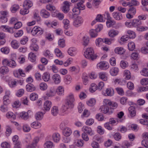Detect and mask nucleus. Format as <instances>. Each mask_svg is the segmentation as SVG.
Returning a JSON list of instances; mask_svg holds the SVG:
<instances>
[{"label": "nucleus", "mask_w": 148, "mask_h": 148, "mask_svg": "<svg viewBox=\"0 0 148 148\" xmlns=\"http://www.w3.org/2000/svg\"><path fill=\"white\" fill-rule=\"evenodd\" d=\"M98 68L101 70H106L109 67V65L107 62L105 61L101 62L97 65Z\"/></svg>", "instance_id": "nucleus-7"}, {"label": "nucleus", "mask_w": 148, "mask_h": 148, "mask_svg": "<svg viewBox=\"0 0 148 148\" xmlns=\"http://www.w3.org/2000/svg\"><path fill=\"white\" fill-rule=\"evenodd\" d=\"M29 59L32 62H34L36 59V56L33 53L31 52L28 54Z\"/></svg>", "instance_id": "nucleus-31"}, {"label": "nucleus", "mask_w": 148, "mask_h": 148, "mask_svg": "<svg viewBox=\"0 0 148 148\" xmlns=\"http://www.w3.org/2000/svg\"><path fill=\"white\" fill-rule=\"evenodd\" d=\"M55 52L56 55L58 57L61 58L63 57L61 51L58 49H56L55 50Z\"/></svg>", "instance_id": "nucleus-58"}, {"label": "nucleus", "mask_w": 148, "mask_h": 148, "mask_svg": "<svg viewBox=\"0 0 148 148\" xmlns=\"http://www.w3.org/2000/svg\"><path fill=\"white\" fill-rule=\"evenodd\" d=\"M9 71L8 67L4 66L1 67L0 68V73L3 74L7 73Z\"/></svg>", "instance_id": "nucleus-37"}, {"label": "nucleus", "mask_w": 148, "mask_h": 148, "mask_svg": "<svg viewBox=\"0 0 148 148\" xmlns=\"http://www.w3.org/2000/svg\"><path fill=\"white\" fill-rule=\"evenodd\" d=\"M135 107V106H131L128 108L129 113L132 117H134L136 115Z\"/></svg>", "instance_id": "nucleus-16"}, {"label": "nucleus", "mask_w": 148, "mask_h": 148, "mask_svg": "<svg viewBox=\"0 0 148 148\" xmlns=\"http://www.w3.org/2000/svg\"><path fill=\"white\" fill-rule=\"evenodd\" d=\"M64 24V27L66 29H68L69 27V21L67 19H64L63 21Z\"/></svg>", "instance_id": "nucleus-56"}, {"label": "nucleus", "mask_w": 148, "mask_h": 148, "mask_svg": "<svg viewBox=\"0 0 148 148\" xmlns=\"http://www.w3.org/2000/svg\"><path fill=\"white\" fill-rule=\"evenodd\" d=\"M82 41L83 45L84 46L88 45L89 41V37L87 36H84L82 38Z\"/></svg>", "instance_id": "nucleus-30"}, {"label": "nucleus", "mask_w": 148, "mask_h": 148, "mask_svg": "<svg viewBox=\"0 0 148 148\" xmlns=\"http://www.w3.org/2000/svg\"><path fill=\"white\" fill-rule=\"evenodd\" d=\"M116 53L119 54H123L125 51V50L122 47H117L114 50Z\"/></svg>", "instance_id": "nucleus-21"}, {"label": "nucleus", "mask_w": 148, "mask_h": 148, "mask_svg": "<svg viewBox=\"0 0 148 148\" xmlns=\"http://www.w3.org/2000/svg\"><path fill=\"white\" fill-rule=\"evenodd\" d=\"M43 54L46 57L51 59L53 58V56L51 52L48 49L45 50L44 51Z\"/></svg>", "instance_id": "nucleus-20"}, {"label": "nucleus", "mask_w": 148, "mask_h": 148, "mask_svg": "<svg viewBox=\"0 0 148 148\" xmlns=\"http://www.w3.org/2000/svg\"><path fill=\"white\" fill-rule=\"evenodd\" d=\"M59 112L58 108L57 106H54L51 109V113L52 115L54 116H56Z\"/></svg>", "instance_id": "nucleus-32"}, {"label": "nucleus", "mask_w": 148, "mask_h": 148, "mask_svg": "<svg viewBox=\"0 0 148 148\" xmlns=\"http://www.w3.org/2000/svg\"><path fill=\"white\" fill-rule=\"evenodd\" d=\"M42 79L45 82H48L50 79V74L48 72L44 73L42 76Z\"/></svg>", "instance_id": "nucleus-47"}, {"label": "nucleus", "mask_w": 148, "mask_h": 148, "mask_svg": "<svg viewBox=\"0 0 148 148\" xmlns=\"http://www.w3.org/2000/svg\"><path fill=\"white\" fill-rule=\"evenodd\" d=\"M83 20L82 17L80 16H77L74 20L73 25L76 27L80 26L83 23Z\"/></svg>", "instance_id": "nucleus-8"}, {"label": "nucleus", "mask_w": 148, "mask_h": 148, "mask_svg": "<svg viewBox=\"0 0 148 148\" xmlns=\"http://www.w3.org/2000/svg\"><path fill=\"white\" fill-rule=\"evenodd\" d=\"M23 131L25 132H29L31 130L30 127L27 124H24L23 125Z\"/></svg>", "instance_id": "nucleus-59"}, {"label": "nucleus", "mask_w": 148, "mask_h": 148, "mask_svg": "<svg viewBox=\"0 0 148 148\" xmlns=\"http://www.w3.org/2000/svg\"><path fill=\"white\" fill-rule=\"evenodd\" d=\"M52 140L55 143H58L60 139V134L57 132H55L52 135Z\"/></svg>", "instance_id": "nucleus-11"}, {"label": "nucleus", "mask_w": 148, "mask_h": 148, "mask_svg": "<svg viewBox=\"0 0 148 148\" xmlns=\"http://www.w3.org/2000/svg\"><path fill=\"white\" fill-rule=\"evenodd\" d=\"M72 132V131L70 128L66 127L64 129L63 134L64 136H69L71 135Z\"/></svg>", "instance_id": "nucleus-23"}, {"label": "nucleus", "mask_w": 148, "mask_h": 148, "mask_svg": "<svg viewBox=\"0 0 148 148\" xmlns=\"http://www.w3.org/2000/svg\"><path fill=\"white\" fill-rule=\"evenodd\" d=\"M77 7L80 11L84 10L85 9V6L82 2H79L77 4Z\"/></svg>", "instance_id": "nucleus-63"}, {"label": "nucleus", "mask_w": 148, "mask_h": 148, "mask_svg": "<svg viewBox=\"0 0 148 148\" xmlns=\"http://www.w3.org/2000/svg\"><path fill=\"white\" fill-rule=\"evenodd\" d=\"M114 82L115 84H118L121 85H124L126 83V82L125 80L117 78L116 79L114 80Z\"/></svg>", "instance_id": "nucleus-35"}, {"label": "nucleus", "mask_w": 148, "mask_h": 148, "mask_svg": "<svg viewBox=\"0 0 148 148\" xmlns=\"http://www.w3.org/2000/svg\"><path fill=\"white\" fill-rule=\"evenodd\" d=\"M51 106V102L47 101L44 103V108L45 110L48 111L50 110Z\"/></svg>", "instance_id": "nucleus-19"}, {"label": "nucleus", "mask_w": 148, "mask_h": 148, "mask_svg": "<svg viewBox=\"0 0 148 148\" xmlns=\"http://www.w3.org/2000/svg\"><path fill=\"white\" fill-rule=\"evenodd\" d=\"M132 26L136 27L137 28L142 24L141 20L138 19H134L132 20Z\"/></svg>", "instance_id": "nucleus-13"}, {"label": "nucleus", "mask_w": 148, "mask_h": 148, "mask_svg": "<svg viewBox=\"0 0 148 148\" xmlns=\"http://www.w3.org/2000/svg\"><path fill=\"white\" fill-rule=\"evenodd\" d=\"M31 32L33 36L37 35H40L43 34V30L40 27L36 26L32 30Z\"/></svg>", "instance_id": "nucleus-4"}, {"label": "nucleus", "mask_w": 148, "mask_h": 148, "mask_svg": "<svg viewBox=\"0 0 148 148\" xmlns=\"http://www.w3.org/2000/svg\"><path fill=\"white\" fill-rule=\"evenodd\" d=\"M44 145L45 148H52L53 147V144L52 142L49 141L46 142Z\"/></svg>", "instance_id": "nucleus-50"}, {"label": "nucleus", "mask_w": 148, "mask_h": 148, "mask_svg": "<svg viewBox=\"0 0 148 148\" xmlns=\"http://www.w3.org/2000/svg\"><path fill=\"white\" fill-rule=\"evenodd\" d=\"M30 49L36 52L39 49V47L37 44L32 43L30 46Z\"/></svg>", "instance_id": "nucleus-42"}, {"label": "nucleus", "mask_w": 148, "mask_h": 148, "mask_svg": "<svg viewBox=\"0 0 148 148\" xmlns=\"http://www.w3.org/2000/svg\"><path fill=\"white\" fill-rule=\"evenodd\" d=\"M1 27L3 29H4V30L10 33H13L15 32V29L14 27H11L7 25H2Z\"/></svg>", "instance_id": "nucleus-12"}, {"label": "nucleus", "mask_w": 148, "mask_h": 148, "mask_svg": "<svg viewBox=\"0 0 148 148\" xmlns=\"http://www.w3.org/2000/svg\"><path fill=\"white\" fill-rule=\"evenodd\" d=\"M29 12L28 9L25 8V7H23V9L20 10V12L21 14L24 15L27 14Z\"/></svg>", "instance_id": "nucleus-60"}, {"label": "nucleus", "mask_w": 148, "mask_h": 148, "mask_svg": "<svg viewBox=\"0 0 148 148\" xmlns=\"http://www.w3.org/2000/svg\"><path fill=\"white\" fill-rule=\"evenodd\" d=\"M124 75L125 79H129L130 78V71L128 70L124 71Z\"/></svg>", "instance_id": "nucleus-61"}, {"label": "nucleus", "mask_w": 148, "mask_h": 148, "mask_svg": "<svg viewBox=\"0 0 148 148\" xmlns=\"http://www.w3.org/2000/svg\"><path fill=\"white\" fill-rule=\"evenodd\" d=\"M106 96H112L114 95V91L113 89L112 88H107L106 90Z\"/></svg>", "instance_id": "nucleus-25"}, {"label": "nucleus", "mask_w": 148, "mask_h": 148, "mask_svg": "<svg viewBox=\"0 0 148 148\" xmlns=\"http://www.w3.org/2000/svg\"><path fill=\"white\" fill-rule=\"evenodd\" d=\"M119 72V69L117 68L113 67L110 70V74L113 76L116 75Z\"/></svg>", "instance_id": "nucleus-26"}, {"label": "nucleus", "mask_w": 148, "mask_h": 148, "mask_svg": "<svg viewBox=\"0 0 148 148\" xmlns=\"http://www.w3.org/2000/svg\"><path fill=\"white\" fill-rule=\"evenodd\" d=\"M41 16L44 18H47L50 16V13L45 9H42L40 12Z\"/></svg>", "instance_id": "nucleus-22"}, {"label": "nucleus", "mask_w": 148, "mask_h": 148, "mask_svg": "<svg viewBox=\"0 0 148 148\" xmlns=\"http://www.w3.org/2000/svg\"><path fill=\"white\" fill-rule=\"evenodd\" d=\"M127 34L129 38H134L136 37L135 33L133 31L129 30L127 31Z\"/></svg>", "instance_id": "nucleus-45"}, {"label": "nucleus", "mask_w": 148, "mask_h": 148, "mask_svg": "<svg viewBox=\"0 0 148 148\" xmlns=\"http://www.w3.org/2000/svg\"><path fill=\"white\" fill-rule=\"evenodd\" d=\"M96 102V100L95 99L91 98L87 102V104L88 106H92L95 105Z\"/></svg>", "instance_id": "nucleus-49"}, {"label": "nucleus", "mask_w": 148, "mask_h": 148, "mask_svg": "<svg viewBox=\"0 0 148 148\" xmlns=\"http://www.w3.org/2000/svg\"><path fill=\"white\" fill-rule=\"evenodd\" d=\"M27 90L28 92H32L36 89V87L32 84L29 83L26 86Z\"/></svg>", "instance_id": "nucleus-24"}, {"label": "nucleus", "mask_w": 148, "mask_h": 148, "mask_svg": "<svg viewBox=\"0 0 148 148\" xmlns=\"http://www.w3.org/2000/svg\"><path fill=\"white\" fill-rule=\"evenodd\" d=\"M112 15L113 18L116 20H121L123 18L122 14L121 12H114L112 13Z\"/></svg>", "instance_id": "nucleus-14"}, {"label": "nucleus", "mask_w": 148, "mask_h": 148, "mask_svg": "<svg viewBox=\"0 0 148 148\" xmlns=\"http://www.w3.org/2000/svg\"><path fill=\"white\" fill-rule=\"evenodd\" d=\"M52 79L53 81L56 84H58L61 82L60 76L59 75L57 74H54L52 76Z\"/></svg>", "instance_id": "nucleus-10"}, {"label": "nucleus", "mask_w": 148, "mask_h": 148, "mask_svg": "<svg viewBox=\"0 0 148 148\" xmlns=\"http://www.w3.org/2000/svg\"><path fill=\"white\" fill-rule=\"evenodd\" d=\"M99 77L103 80L105 81L107 80V77L106 73L104 72H100L99 74Z\"/></svg>", "instance_id": "nucleus-43"}, {"label": "nucleus", "mask_w": 148, "mask_h": 148, "mask_svg": "<svg viewBox=\"0 0 148 148\" xmlns=\"http://www.w3.org/2000/svg\"><path fill=\"white\" fill-rule=\"evenodd\" d=\"M68 53L71 56H74L76 54L77 49L75 47H70L68 49Z\"/></svg>", "instance_id": "nucleus-18"}, {"label": "nucleus", "mask_w": 148, "mask_h": 148, "mask_svg": "<svg viewBox=\"0 0 148 148\" xmlns=\"http://www.w3.org/2000/svg\"><path fill=\"white\" fill-rule=\"evenodd\" d=\"M75 101L73 95L70 93L66 97L65 100L64 104L62 106V109L63 111L65 112L69 108H72L74 105L73 103Z\"/></svg>", "instance_id": "nucleus-1"}, {"label": "nucleus", "mask_w": 148, "mask_h": 148, "mask_svg": "<svg viewBox=\"0 0 148 148\" xmlns=\"http://www.w3.org/2000/svg\"><path fill=\"white\" fill-rule=\"evenodd\" d=\"M103 43V39L101 38L97 39L95 41L96 44L98 47H101Z\"/></svg>", "instance_id": "nucleus-41"}, {"label": "nucleus", "mask_w": 148, "mask_h": 148, "mask_svg": "<svg viewBox=\"0 0 148 148\" xmlns=\"http://www.w3.org/2000/svg\"><path fill=\"white\" fill-rule=\"evenodd\" d=\"M71 76L69 75H67L64 79L65 83L67 84H69L72 80Z\"/></svg>", "instance_id": "nucleus-53"}, {"label": "nucleus", "mask_w": 148, "mask_h": 148, "mask_svg": "<svg viewBox=\"0 0 148 148\" xmlns=\"http://www.w3.org/2000/svg\"><path fill=\"white\" fill-rule=\"evenodd\" d=\"M118 94L120 95H123L124 94V92L122 88L120 87H117L115 88Z\"/></svg>", "instance_id": "nucleus-62"}, {"label": "nucleus", "mask_w": 148, "mask_h": 148, "mask_svg": "<svg viewBox=\"0 0 148 148\" xmlns=\"http://www.w3.org/2000/svg\"><path fill=\"white\" fill-rule=\"evenodd\" d=\"M82 130L84 133L87 134L90 136H92L95 134L94 131L92 130L90 127L88 126H83L82 128Z\"/></svg>", "instance_id": "nucleus-6"}, {"label": "nucleus", "mask_w": 148, "mask_h": 148, "mask_svg": "<svg viewBox=\"0 0 148 148\" xmlns=\"http://www.w3.org/2000/svg\"><path fill=\"white\" fill-rule=\"evenodd\" d=\"M83 84L86 85L88 83V77L86 73H83L82 76Z\"/></svg>", "instance_id": "nucleus-33"}, {"label": "nucleus", "mask_w": 148, "mask_h": 148, "mask_svg": "<svg viewBox=\"0 0 148 148\" xmlns=\"http://www.w3.org/2000/svg\"><path fill=\"white\" fill-rule=\"evenodd\" d=\"M43 116V113L41 112H37L35 115L36 118L38 120H41L42 119Z\"/></svg>", "instance_id": "nucleus-51"}, {"label": "nucleus", "mask_w": 148, "mask_h": 148, "mask_svg": "<svg viewBox=\"0 0 148 148\" xmlns=\"http://www.w3.org/2000/svg\"><path fill=\"white\" fill-rule=\"evenodd\" d=\"M46 9L51 11H54L56 10V8L53 5L51 4L47 5L46 6Z\"/></svg>", "instance_id": "nucleus-57"}, {"label": "nucleus", "mask_w": 148, "mask_h": 148, "mask_svg": "<svg viewBox=\"0 0 148 148\" xmlns=\"http://www.w3.org/2000/svg\"><path fill=\"white\" fill-rule=\"evenodd\" d=\"M40 88L42 90H45L47 88V84L44 82L40 83L39 85Z\"/></svg>", "instance_id": "nucleus-54"}, {"label": "nucleus", "mask_w": 148, "mask_h": 148, "mask_svg": "<svg viewBox=\"0 0 148 148\" xmlns=\"http://www.w3.org/2000/svg\"><path fill=\"white\" fill-rule=\"evenodd\" d=\"M12 47L14 49H16L19 47V43L16 40H12L11 43Z\"/></svg>", "instance_id": "nucleus-38"}, {"label": "nucleus", "mask_w": 148, "mask_h": 148, "mask_svg": "<svg viewBox=\"0 0 148 148\" xmlns=\"http://www.w3.org/2000/svg\"><path fill=\"white\" fill-rule=\"evenodd\" d=\"M64 92V88L62 86H59L56 90V93L58 95L60 96L63 95Z\"/></svg>", "instance_id": "nucleus-27"}, {"label": "nucleus", "mask_w": 148, "mask_h": 148, "mask_svg": "<svg viewBox=\"0 0 148 148\" xmlns=\"http://www.w3.org/2000/svg\"><path fill=\"white\" fill-rule=\"evenodd\" d=\"M96 20L97 21L99 22H103L105 21V19L101 14H98L97 16Z\"/></svg>", "instance_id": "nucleus-64"}, {"label": "nucleus", "mask_w": 148, "mask_h": 148, "mask_svg": "<svg viewBox=\"0 0 148 148\" xmlns=\"http://www.w3.org/2000/svg\"><path fill=\"white\" fill-rule=\"evenodd\" d=\"M100 110L101 112L104 114H109L112 113L114 110L113 109H112V108L111 107L109 108L108 107L104 105L101 106Z\"/></svg>", "instance_id": "nucleus-5"}, {"label": "nucleus", "mask_w": 148, "mask_h": 148, "mask_svg": "<svg viewBox=\"0 0 148 148\" xmlns=\"http://www.w3.org/2000/svg\"><path fill=\"white\" fill-rule=\"evenodd\" d=\"M63 5L62 7V11L65 13H67L70 10V5L69 2L66 1L63 2Z\"/></svg>", "instance_id": "nucleus-9"}, {"label": "nucleus", "mask_w": 148, "mask_h": 148, "mask_svg": "<svg viewBox=\"0 0 148 148\" xmlns=\"http://www.w3.org/2000/svg\"><path fill=\"white\" fill-rule=\"evenodd\" d=\"M103 104L104 105L108 107V106L112 107V109H114L117 108L118 104L115 102L111 101L109 99H105L103 100Z\"/></svg>", "instance_id": "nucleus-3"}, {"label": "nucleus", "mask_w": 148, "mask_h": 148, "mask_svg": "<svg viewBox=\"0 0 148 148\" xmlns=\"http://www.w3.org/2000/svg\"><path fill=\"white\" fill-rule=\"evenodd\" d=\"M89 32L90 35L91 37L95 38L97 36L98 32L95 29H91L90 30Z\"/></svg>", "instance_id": "nucleus-40"}, {"label": "nucleus", "mask_w": 148, "mask_h": 148, "mask_svg": "<svg viewBox=\"0 0 148 148\" xmlns=\"http://www.w3.org/2000/svg\"><path fill=\"white\" fill-rule=\"evenodd\" d=\"M17 82L16 79H13L10 81L8 83L9 86L11 88H14L16 86Z\"/></svg>", "instance_id": "nucleus-48"}, {"label": "nucleus", "mask_w": 148, "mask_h": 148, "mask_svg": "<svg viewBox=\"0 0 148 148\" xmlns=\"http://www.w3.org/2000/svg\"><path fill=\"white\" fill-rule=\"evenodd\" d=\"M128 47L129 50L131 51L134 50L135 47L134 43L133 42H130L128 44Z\"/></svg>", "instance_id": "nucleus-52"}, {"label": "nucleus", "mask_w": 148, "mask_h": 148, "mask_svg": "<svg viewBox=\"0 0 148 148\" xmlns=\"http://www.w3.org/2000/svg\"><path fill=\"white\" fill-rule=\"evenodd\" d=\"M6 116L8 118L13 119L14 120L16 118V116L13 112H8L6 114Z\"/></svg>", "instance_id": "nucleus-55"}, {"label": "nucleus", "mask_w": 148, "mask_h": 148, "mask_svg": "<svg viewBox=\"0 0 148 148\" xmlns=\"http://www.w3.org/2000/svg\"><path fill=\"white\" fill-rule=\"evenodd\" d=\"M41 125L40 123L37 121L34 122L31 124V127L35 129H38L40 127Z\"/></svg>", "instance_id": "nucleus-28"}, {"label": "nucleus", "mask_w": 148, "mask_h": 148, "mask_svg": "<svg viewBox=\"0 0 148 148\" xmlns=\"http://www.w3.org/2000/svg\"><path fill=\"white\" fill-rule=\"evenodd\" d=\"M55 94V90L53 89H51L47 92L46 95L48 97H52L54 96Z\"/></svg>", "instance_id": "nucleus-39"}, {"label": "nucleus", "mask_w": 148, "mask_h": 148, "mask_svg": "<svg viewBox=\"0 0 148 148\" xmlns=\"http://www.w3.org/2000/svg\"><path fill=\"white\" fill-rule=\"evenodd\" d=\"M33 5L32 2L29 0H25L23 2V7H25L29 9Z\"/></svg>", "instance_id": "nucleus-15"}, {"label": "nucleus", "mask_w": 148, "mask_h": 148, "mask_svg": "<svg viewBox=\"0 0 148 148\" xmlns=\"http://www.w3.org/2000/svg\"><path fill=\"white\" fill-rule=\"evenodd\" d=\"M119 33V32L118 30L112 29L108 32V35L110 37L113 38L117 35Z\"/></svg>", "instance_id": "nucleus-17"}, {"label": "nucleus", "mask_w": 148, "mask_h": 148, "mask_svg": "<svg viewBox=\"0 0 148 148\" xmlns=\"http://www.w3.org/2000/svg\"><path fill=\"white\" fill-rule=\"evenodd\" d=\"M52 15L54 17L56 16L60 20H62L64 17V14L60 13L55 12L52 14Z\"/></svg>", "instance_id": "nucleus-34"}, {"label": "nucleus", "mask_w": 148, "mask_h": 148, "mask_svg": "<svg viewBox=\"0 0 148 148\" xmlns=\"http://www.w3.org/2000/svg\"><path fill=\"white\" fill-rule=\"evenodd\" d=\"M84 55L86 58L92 60L95 59L97 57L95 54L93 49L91 48L86 49L84 52Z\"/></svg>", "instance_id": "nucleus-2"}, {"label": "nucleus", "mask_w": 148, "mask_h": 148, "mask_svg": "<svg viewBox=\"0 0 148 148\" xmlns=\"http://www.w3.org/2000/svg\"><path fill=\"white\" fill-rule=\"evenodd\" d=\"M97 85L95 84L92 83L90 87V91L91 92H93L97 90Z\"/></svg>", "instance_id": "nucleus-44"}, {"label": "nucleus", "mask_w": 148, "mask_h": 148, "mask_svg": "<svg viewBox=\"0 0 148 148\" xmlns=\"http://www.w3.org/2000/svg\"><path fill=\"white\" fill-rule=\"evenodd\" d=\"M19 116L22 119L26 120L29 118L28 113L25 112H23L19 114Z\"/></svg>", "instance_id": "nucleus-29"}, {"label": "nucleus", "mask_w": 148, "mask_h": 148, "mask_svg": "<svg viewBox=\"0 0 148 148\" xmlns=\"http://www.w3.org/2000/svg\"><path fill=\"white\" fill-rule=\"evenodd\" d=\"M19 8V6L18 5L14 4L10 8V10L13 13H15L18 11Z\"/></svg>", "instance_id": "nucleus-36"}, {"label": "nucleus", "mask_w": 148, "mask_h": 148, "mask_svg": "<svg viewBox=\"0 0 148 148\" xmlns=\"http://www.w3.org/2000/svg\"><path fill=\"white\" fill-rule=\"evenodd\" d=\"M131 144L129 142L125 140L122 143V147L123 148H128L131 146Z\"/></svg>", "instance_id": "nucleus-46"}]
</instances>
